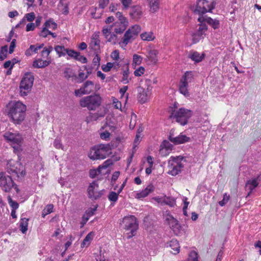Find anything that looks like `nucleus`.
<instances>
[{
  "label": "nucleus",
  "instance_id": "nucleus-57",
  "mask_svg": "<svg viewBox=\"0 0 261 261\" xmlns=\"http://www.w3.org/2000/svg\"><path fill=\"white\" fill-rule=\"evenodd\" d=\"M66 54H67L69 57L74 59L76 55L77 54V51H75L73 49L67 48L66 49Z\"/></svg>",
  "mask_w": 261,
  "mask_h": 261
},
{
  "label": "nucleus",
  "instance_id": "nucleus-12",
  "mask_svg": "<svg viewBox=\"0 0 261 261\" xmlns=\"http://www.w3.org/2000/svg\"><path fill=\"white\" fill-rule=\"evenodd\" d=\"M3 136L8 142L13 145L14 149L16 146L19 147L23 141L22 135L17 132L15 133L6 132L4 133Z\"/></svg>",
  "mask_w": 261,
  "mask_h": 261
},
{
  "label": "nucleus",
  "instance_id": "nucleus-59",
  "mask_svg": "<svg viewBox=\"0 0 261 261\" xmlns=\"http://www.w3.org/2000/svg\"><path fill=\"white\" fill-rule=\"evenodd\" d=\"M111 57L114 60H118L119 59V52L118 50H114L111 55Z\"/></svg>",
  "mask_w": 261,
  "mask_h": 261
},
{
  "label": "nucleus",
  "instance_id": "nucleus-15",
  "mask_svg": "<svg viewBox=\"0 0 261 261\" xmlns=\"http://www.w3.org/2000/svg\"><path fill=\"white\" fill-rule=\"evenodd\" d=\"M165 220L170 225L175 234L178 235L180 232L181 226L178 221L169 213H167L165 216Z\"/></svg>",
  "mask_w": 261,
  "mask_h": 261
},
{
  "label": "nucleus",
  "instance_id": "nucleus-49",
  "mask_svg": "<svg viewBox=\"0 0 261 261\" xmlns=\"http://www.w3.org/2000/svg\"><path fill=\"white\" fill-rule=\"evenodd\" d=\"M114 63L108 62L107 63L106 65H103L102 66V69L105 72L110 71L114 66Z\"/></svg>",
  "mask_w": 261,
  "mask_h": 261
},
{
  "label": "nucleus",
  "instance_id": "nucleus-53",
  "mask_svg": "<svg viewBox=\"0 0 261 261\" xmlns=\"http://www.w3.org/2000/svg\"><path fill=\"white\" fill-rule=\"evenodd\" d=\"M229 195H227L226 193H225L223 195V198L222 200L219 202V204L220 206H224L229 200Z\"/></svg>",
  "mask_w": 261,
  "mask_h": 261
},
{
  "label": "nucleus",
  "instance_id": "nucleus-45",
  "mask_svg": "<svg viewBox=\"0 0 261 261\" xmlns=\"http://www.w3.org/2000/svg\"><path fill=\"white\" fill-rule=\"evenodd\" d=\"M161 151L162 152L164 148L166 149L167 150H171L172 145L168 141L164 140L161 144Z\"/></svg>",
  "mask_w": 261,
  "mask_h": 261
},
{
  "label": "nucleus",
  "instance_id": "nucleus-29",
  "mask_svg": "<svg viewBox=\"0 0 261 261\" xmlns=\"http://www.w3.org/2000/svg\"><path fill=\"white\" fill-rule=\"evenodd\" d=\"M49 64V61L47 60L43 61L41 59L35 60L33 63V66L35 68H43L47 66Z\"/></svg>",
  "mask_w": 261,
  "mask_h": 261
},
{
  "label": "nucleus",
  "instance_id": "nucleus-6",
  "mask_svg": "<svg viewBox=\"0 0 261 261\" xmlns=\"http://www.w3.org/2000/svg\"><path fill=\"white\" fill-rule=\"evenodd\" d=\"M101 98L99 95L94 94L83 97L80 101V105L83 108L89 110H95L101 105Z\"/></svg>",
  "mask_w": 261,
  "mask_h": 261
},
{
  "label": "nucleus",
  "instance_id": "nucleus-2",
  "mask_svg": "<svg viewBox=\"0 0 261 261\" xmlns=\"http://www.w3.org/2000/svg\"><path fill=\"white\" fill-rule=\"evenodd\" d=\"M111 153V147L109 144H100L92 147L88 156L92 160H103Z\"/></svg>",
  "mask_w": 261,
  "mask_h": 261
},
{
  "label": "nucleus",
  "instance_id": "nucleus-35",
  "mask_svg": "<svg viewBox=\"0 0 261 261\" xmlns=\"http://www.w3.org/2000/svg\"><path fill=\"white\" fill-rule=\"evenodd\" d=\"M8 46L4 45L2 46L0 50V60L3 61L7 57Z\"/></svg>",
  "mask_w": 261,
  "mask_h": 261
},
{
  "label": "nucleus",
  "instance_id": "nucleus-11",
  "mask_svg": "<svg viewBox=\"0 0 261 261\" xmlns=\"http://www.w3.org/2000/svg\"><path fill=\"white\" fill-rule=\"evenodd\" d=\"M193 78L192 73L191 71H187L185 74L181 77L179 84V92L186 97L190 96L188 87L189 83H191Z\"/></svg>",
  "mask_w": 261,
  "mask_h": 261
},
{
  "label": "nucleus",
  "instance_id": "nucleus-20",
  "mask_svg": "<svg viewBox=\"0 0 261 261\" xmlns=\"http://www.w3.org/2000/svg\"><path fill=\"white\" fill-rule=\"evenodd\" d=\"M129 15L132 19L138 20L143 15L142 7L139 5L132 7L129 12Z\"/></svg>",
  "mask_w": 261,
  "mask_h": 261
},
{
  "label": "nucleus",
  "instance_id": "nucleus-22",
  "mask_svg": "<svg viewBox=\"0 0 261 261\" xmlns=\"http://www.w3.org/2000/svg\"><path fill=\"white\" fill-rule=\"evenodd\" d=\"M137 91L138 92V98L139 99V101L142 103L146 102L148 100L149 96L148 89L146 90L141 87H138Z\"/></svg>",
  "mask_w": 261,
  "mask_h": 261
},
{
  "label": "nucleus",
  "instance_id": "nucleus-16",
  "mask_svg": "<svg viewBox=\"0 0 261 261\" xmlns=\"http://www.w3.org/2000/svg\"><path fill=\"white\" fill-rule=\"evenodd\" d=\"M98 185L95 181L91 183L88 188V197L92 200L99 198L103 194V190L98 191Z\"/></svg>",
  "mask_w": 261,
  "mask_h": 261
},
{
  "label": "nucleus",
  "instance_id": "nucleus-3",
  "mask_svg": "<svg viewBox=\"0 0 261 261\" xmlns=\"http://www.w3.org/2000/svg\"><path fill=\"white\" fill-rule=\"evenodd\" d=\"M185 160L181 156H172L168 160V173L172 176H176L181 173L185 166Z\"/></svg>",
  "mask_w": 261,
  "mask_h": 261
},
{
  "label": "nucleus",
  "instance_id": "nucleus-56",
  "mask_svg": "<svg viewBox=\"0 0 261 261\" xmlns=\"http://www.w3.org/2000/svg\"><path fill=\"white\" fill-rule=\"evenodd\" d=\"M52 50H53L52 46H49L48 48H46V47L44 48L41 52L42 56H45V57H48L49 56V54L50 53V52L52 51Z\"/></svg>",
  "mask_w": 261,
  "mask_h": 261
},
{
  "label": "nucleus",
  "instance_id": "nucleus-58",
  "mask_svg": "<svg viewBox=\"0 0 261 261\" xmlns=\"http://www.w3.org/2000/svg\"><path fill=\"white\" fill-rule=\"evenodd\" d=\"M50 31H49L46 28H43L42 30L39 33V35L44 38H45L48 35H49Z\"/></svg>",
  "mask_w": 261,
  "mask_h": 261
},
{
  "label": "nucleus",
  "instance_id": "nucleus-33",
  "mask_svg": "<svg viewBox=\"0 0 261 261\" xmlns=\"http://www.w3.org/2000/svg\"><path fill=\"white\" fill-rule=\"evenodd\" d=\"M141 38L143 40L150 41L153 40L155 37L152 32H145L141 34Z\"/></svg>",
  "mask_w": 261,
  "mask_h": 261
},
{
  "label": "nucleus",
  "instance_id": "nucleus-31",
  "mask_svg": "<svg viewBox=\"0 0 261 261\" xmlns=\"http://www.w3.org/2000/svg\"><path fill=\"white\" fill-rule=\"evenodd\" d=\"M103 117V115L100 114L98 113H89V115L86 118V121L87 123H90L92 121L97 120L99 117Z\"/></svg>",
  "mask_w": 261,
  "mask_h": 261
},
{
  "label": "nucleus",
  "instance_id": "nucleus-37",
  "mask_svg": "<svg viewBox=\"0 0 261 261\" xmlns=\"http://www.w3.org/2000/svg\"><path fill=\"white\" fill-rule=\"evenodd\" d=\"M129 74V72L128 67H126V69L123 72V76L122 78V82H123V84H126L128 83V82H129V79H128Z\"/></svg>",
  "mask_w": 261,
  "mask_h": 261
},
{
  "label": "nucleus",
  "instance_id": "nucleus-52",
  "mask_svg": "<svg viewBox=\"0 0 261 261\" xmlns=\"http://www.w3.org/2000/svg\"><path fill=\"white\" fill-rule=\"evenodd\" d=\"M116 16L118 19V22H128L126 18L124 17L122 14V13L120 12H117L116 14Z\"/></svg>",
  "mask_w": 261,
  "mask_h": 261
},
{
  "label": "nucleus",
  "instance_id": "nucleus-7",
  "mask_svg": "<svg viewBox=\"0 0 261 261\" xmlns=\"http://www.w3.org/2000/svg\"><path fill=\"white\" fill-rule=\"evenodd\" d=\"M192 116V112L185 108H180L173 111L170 116L171 118H175L176 121L181 125H186L188 119Z\"/></svg>",
  "mask_w": 261,
  "mask_h": 261
},
{
  "label": "nucleus",
  "instance_id": "nucleus-30",
  "mask_svg": "<svg viewBox=\"0 0 261 261\" xmlns=\"http://www.w3.org/2000/svg\"><path fill=\"white\" fill-rule=\"evenodd\" d=\"M29 219L23 218L20 219L19 222L20 230L22 233H25L28 230Z\"/></svg>",
  "mask_w": 261,
  "mask_h": 261
},
{
  "label": "nucleus",
  "instance_id": "nucleus-63",
  "mask_svg": "<svg viewBox=\"0 0 261 261\" xmlns=\"http://www.w3.org/2000/svg\"><path fill=\"white\" fill-rule=\"evenodd\" d=\"M25 18L28 21H32L35 19V14L34 12H31L25 14Z\"/></svg>",
  "mask_w": 261,
  "mask_h": 261
},
{
  "label": "nucleus",
  "instance_id": "nucleus-43",
  "mask_svg": "<svg viewBox=\"0 0 261 261\" xmlns=\"http://www.w3.org/2000/svg\"><path fill=\"white\" fill-rule=\"evenodd\" d=\"M74 59L82 63H86L87 62V59L84 56L81 55L79 52H77Z\"/></svg>",
  "mask_w": 261,
  "mask_h": 261
},
{
  "label": "nucleus",
  "instance_id": "nucleus-27",
  "mask_svg": "<svg viewBox=\"0 0 261 261\" xmlns=\"http://www.w3.org/2000/svg\"><path fill=\"white\" fill-rule=\"evenodd\" d=\"M159 52L156 49H150L148 52L147 58L152 64H155L158 61V55Z\"/></svg>",
  "mask_w": 261,
  "mask_h": 261
},
{
  "label": "nucleus",
  "instance_id": "nucleus-50",
  "mask_svg": "<svg viewBox=\"0 0 261 261\" xmlns=\"http://www.w3.org/2000/svg\"><path fill=\"white\" fill-rule=\"evenodd\" d=\"M101 173V170L99 167L96 170H91L90 171V176L92 178L95 177L96 176L99 175Z\"/></svg>",
  "mask_w": 261,
  "mask_h": 261
},
{
  "label": "nucleus",
  "instance_id": "nucleus-23",
  "mask_svg": "<svg viewBox=\"0 0 261 261\" xmlns=\"http://www.w3.org/2000/svg\"><path fill=\"white\" fill-rule=\"evenodd\" d=\"M100 40L98 39V35H94L91 38L89 48L93 50L95 54H97L100 50Z\"/></svg>",
  "mask_w": 261,
  "mask_h": 261
},
{
  "label": "nucleus",
  "instance_id": "nucleus-5",
  "mask_svg": "<svg viewBox=\"0 0 261 261\" xmlns=\"http://www.w3.org/2000/svg\"><path fill=\"white\" fill-rule=\"evenodd\" d=\"M141 31L140 25L135 24L129 28L124 33L119 42L120 46L125 49L127 45L132 42L137 37Z\"/></svg>",
  "mask_w": 261,
  "mask_h": 261
},
{
  "label": "nucleus",
  "instance_id": "nucleus-64",
  "mask_svg": "<svg viewBox=\"0 0 261 261\" xmlns=\"http://www.w3.org/2000/svg\"><path fill=\"white\" fill-rule=\"evenodd\" d=\"M14 65V62H12L11 61L9 60L5 62V63L4 64V67L6 69L12 68Z\"/></svg>",
  "mask_w": 261,
  "mask_h": 261
},
{
  "label": "nucleus",
  "instance_id": "nucleus-32",
  "mask_svg": "<svg viewBox=\"0 0 261 261\" xmlns=\"http://www.w3.org/2000/svg\"><path fill=\"white\" fill-rule=\"evenodd\" d=\"M94 233L93 232H89L84 239L82 243L81 244L82 247H85L88 246L91 241L93 240L94 237Z\"/></svg>",
  "mask_w": 261,
  "mask_h": 261
},
{
  "label": "nucleus",
  "instance_id": "nucleus-46",
  "mask_svg": "<svg viewBox=\"0 0 261 261\" xmlns=\"http://www.w3.org/2000/svg\"><path fill=\"white\" fill-rule=\"evenodd\" d=\"M8 203L10 206L12 208V210H16L18 208V203L17 202L13 200L10 197L8 198Z\"/></svg>",
  "mask_w": 261,
  "mask_h": 261
},
{
  "label": "nucleus",
  "instance_id": "nucleus-24",
  "mask_svg": "<svg viewBox=\"0 0 261 261\" xmlns=\"http://www.w3.org/2000/svg\"><path fill=\"white\" fill-rule=\"evenodd\" d=\"M128 22H116L113 25V30L116 34H121L126 29Z\"/></svg>",
  "mask_w": 261,
  "mask_h": 261
},
{
  "label": "nucleus",
  "instance_id": "nucleus-40",
  "mask_svg": "<svg viewBox=\"0 0 261 261\" xmlns=\"http://www.w3.org/2000/svg\"><path fill=\"white\" fill-rule=\"evenodd\" d=\"M113 30V25L107 26L104 27L102 30V32L106 38H108V37L109 36V35L111 33Z\"/></svg>",
  "mask_w": 261,
  "mask_h": 261
},
{
  "label": "nucleus",
  "instance_id": "nucleus-44",
  "mask_svg": "<svg viewBox=\"0 0 261 261\" xmlns=\"http://www.w3.org/2000/svg\"><path fill=\"white\" fill-rule=\"evenodd\" d=\"M108 41L112 43L113 44H115L117 42V36L114 33H111L108 38H106Z\"/></svg>",
  "mask_w": 261,
  "mask_h": 261
},
{
  "label": "nucleus",
  "instance_id": "nucleus-21",
  "mask_svg": "<svg viewBox=\"0 0 261 261\" xmlns=\"http://www.w3.org/2000/svg\"><path fill=\"white\" fill-rule=\"evenodd\" d=\"M169 140L174 144L177 145L189 142L190 138L185 135L180 134L179 135L175 137L170 135L169 136Z\"/></svg>",
  "mask_w": 261,
  "mask_h": 261
},
{
  "label": "nucleus",
  "instance_id": "nucleus-17",
  "mask_svg": "<svg viewBox=\"0 0 261 261\" xmlns=\"http://www.w3.org/2000/svg\"><path fill=\"white\" fill-rule=\"evenodd\" d=\"M154 186L152 184H150L144 189L137 192L135 197L136 199L142 200L143 198L147 197L150 193L154 192Z\"/></svg>",
  "mask_w": 261,
  "mask_h": 261
},
{
  "label": "nucleus",
  "instance_id": "nucleus-34",
  "mask_svg": "<svg viewBox=\"0 0 261 261\" xmlns=\"http://www.w3.org/2000/svg\"><path fill=\"white\" fill-rule=\"evenodd\" d=\"M163 203L168 205L170 207H173L175 205V200L173 197H167L165 195Z\"/></svg>",
  "mask_w": 261,
  "mask_h": 261
},
{
  "label": "nucleus",
  "instance_id": "nucleus-26",
  "mask_svg": "<svg viewBox=\"0 0 261 261\" xmlns=\"http://www.w3.org/2000/svg\"><path fill=\"white\" fill-rule=\"evenodd\" d=\"M148 1L149 3V11L152 13L157 12L160 9V1L148 0Z\"/></svg>",
  "mask_w": 261,
  "mask_h": 261
},
{
  "label": "nucleus",
  "instance_id": "nucleus-28",
  "mask_svg": "<svg viewBox=\"0 0 261 261\" xmlns=\"http://www.w3.org/2000/svg\"><path fill=\"white\" fill-rule=\"evenodd\" d=\"M168 244V246H169L173 250V251H171L173 254H177L179 252L180 246L176 240L172 239Z\"/></svg>",
  "mask_w": 261,
  "mask_h": 261
},
{
  "label": "nucleus",
  "instance_id": "nucleus-61",
  "mask_svg": "<svg viewBox=\"0 0 261 261\" xmlns=\"http://www.w3.org/2000/svg\"><path fill=\"white\" fill-rule=\"evenodd\" d=\"M16 39H14L12 40V41H11V42L10 43V45L9 47V53L10 54H12L14 51V49L16 46Z\"/></svg>",
  "mask_w": 261,
  "mask_h": 261
},
{
  "label": "nucleus",
  "instance_id": "nucleus-36",
  "mask_svg": "<svg viewBox=\"0 0 261 261\" xmlns=\"http://www.w3.org/2000/svg\"><path fill=\"white\" fill-rule=\"evenodd\" d=\"M66 49L64 46L57 45L55 47V50L60 57L64 56L66 55Z\"/></svg>",
  "mask_w": 261,
  "mask_h": 261
},
{
  "label": "nucleus",
  "instance_id": "nucleus-19",
  "mask_svg": "<svg viewBox=\"0 0 261 261\" xmlns=\"http://www.w3.org/2000/svg\"><path fill=\"white\" fill-rule=\"evenodd\" d=\"M260 176L261 174L247 180L246 184V187L250 191L249 194L252 192L253 189L258 186L261 180Z\"/></svg>",
  "mask_w": 261,
  "mask_h": 261
},
{
  "label": "nucleus",
  "instance_id": "nucleus-38",
  "mask_svg": "<svg viewBox=\"0 0 261 261\" xmlns=\"http://www.w3.org/2000/svg\"><path fill=\"white\" fill-rule=\"evenodd\" d=\"M119 195V194H118V192L116 193L115 192L112 191L110 192L108 197L110 201L115 203L118 200Z\"/></svg>",
  "mask_w": 261,
  "mask_h": 261
},
{
  "label": "nucleus",
  "instance_id": "nucleus-4",
  "mask_svg": "<svg viewBox=\"0 0 261 261\" xmlns=\"http://www.w3.org/2000/svg\"><path fill=\"white\" fill-rule=\"evenodd\" d=\"M120 224L123 228L130 231L128 233L127 238L130 239L135 236L136 231L139 228V224L137 219L133 215H129L124 217L120 221Z\"/></svg>",
  "mask_w": 261,
  "mask_h": 261
},
{
  "label": "nucleus",
  "instance_id": "nucleus-62",
  "mask_svg": "<svg viewBox=\"0 0 261 261\" xmlns=\"http://www.w3.org/2000/svg\"><path fill=\"white\" fill-rule=\"evenodd\" d=\"M113 103L115 108L117 109H121V103L117 98H114Z\"/></svg>",
  "mask_w": 261,
  "mask_h": 261
},
{
  "label": "nucleus",
  "instance_id": "nucleus-41",
  "mask_svg": "<svg viewBox=\"0 0 261 261\" xmlns=\"http://www.w3.org/2000/svg\"><path fill=\"white\" fill-rule=\"evenodd\" d=\"M198 253L194 250H192L189 253L188 260V261H198Z\"/></svg>",
  "mask_w": 261,
  "mask_h": 261
},
{
  "label": "nucleus",
  "instance_id": "nucleus-47",
  "mask_svg": "<svg viewBox=\"0 0 261 261\" xmlns=\"http://www.w3.org/2000/svg\"><path fill=\"white\" fill-rule=\"evenodd\" d=\"M53 207L54 206L53 204L47 205L43 210V217L46 215L51 213L53 212Z\"/></svg>",
  "mask_w": 261,
  "mask_h": 261
},
{
  "label": "nucleus",
  "instance_id": "nucleus-13",
  "mask_svg": "<svg viewBox=\"0 0 261 261\" xmlns=\"http://www.w3.org/2000/svg\"><path fill=\"white\" fill-rule=\"evenodd\" d=\"M95 90V86L93 82L88 80L86 81L81 88L74 91V94L77 97H80L83 95L89 94Z\"/></svg>",
  "mask_w": 261,
  "mask_h": 261
},
{
  "label": "nucleus",
  "instance_id": "nucleus-8",
  "mask_svg": "<svg viewBox=\"0 0 261 261\" xmlns=\"http://www.w3.org/2000/svg\"><path fill=\"white\" fill-rule=\"evenodd\" d=\"M34 77L31 72L26 73L20 83V92L22 96H26L31 90L34 83Z\"/></svg>",
  "mask_w": 261,
  "mask_h": 261
},
{
  "label": "nucleus",
  "instance_id": "nucleus-18",
  "mask_svg": "<svg viewBox=\"0 0 261 261\" xmlns=\"http://www.w3.org/2000/svg\"><path fill=\"white\" fill-rule=\"evenodd\" d=\"M197 20L199 22L207 23L214 29H218L219 27L220 22L218 19H212L207 16L200 15Z\"/></svg>",
  "mask_w": 261,
  "mask_h": 261
},
{
  "label": "nucleus",
  "instance_id": "nucleus-48",
  "mask_svg": "<svg viewBox=\"0 0 261 261\" xmlns=\"http://www.w3.org/2000/svg\"><path fill=\"white\" fill-rule=\"evenodd\" d=\"M142 61V57L137 54H134L133 56V63L136 65H139Z\"/></svg>",
  "mask_w": 261,
  "mask_h": 261
},
{
  "label": "nucleus",
  "instance_id": "nucleus-39",
  "mask_svg": "<svg viewBox=\"0 0 261 261\" xmlns=\"http://www.w3.org/2000/svg\"><path fill=\"white\" fill-rule=\"evenodd\" d=\"M107 127H109L110 128V126L108 125H106L105 128H106V130L102 133H100V138L102 140H107L109 139L110 136V133L109 132V130L107 129Z\"/></svg>",
  "mask_w": 261,
  "mask_h": 261
},
{
  "label": "nucleus",
  "instance_id": "nucleus-25",
  "mask_svg": "<svg viewBox=\"0 0 261 261\" xmlns=\"http://www.w3.org/2000/svg\"><path fill=\"white\" fill-rule=\"evenodd\" d=\"M204 57V54H200L196 51H191L188 55V57L195 63H199L202 61Z\"/></svg>",
  "mask_w": 261,
  "mask_h": 261
},
{
  "label": "nucleus",
  "instance_id": "nucleus-54",
  "mask_svg": "<svg viewBox=\"0 0 261 261\" xmlns=\"http://www.w3.org/2000/svg\"><path fill=\"white\" fill-rule=\"evenodd\" d=\"M145 69L143 67L140 66L134 71V75L136 76H140L144 73Z\"/></svg>",
  "mask_w": 261,
  "mask_h": 261
},
{
  "label": "nucleus",
  "instance_id": "nucleus-60",
  "mask_svg": "<svg viewBox=\"0 0 261 261\" xmlns=\"http://www.w3.org/2000/svg\"><path fill=\"white\" fill-rule=\"evenodd\" d=\"M89 75V73L88 72L87 75H85V73L83 72H80L79 73V77L80 79H81V81H79V83H81L83 82L84 80L87 79Z\"/></svg>",
  "mask_w": 261,
  "mask_h": 261
},
{
  "label": "nucleus",
  "instance_id": "nucleus-51",
  "mask_svg": "<svg viewBox=\"0 0 261 261\" xmlns=\"http://www.w3.org/2000/svg\"><path fill=\"white\" fill-rule=\"evenodd\" d=\"M123 9H127L132 3V0H120Z\"/></svg>",
  "mask_w": 261,
  "mask_h": 261
},
{
  "label": "nucleus",
  "instance_id": "nucleus-10",
  "mask_svg": "<svg viewBox=\"0 0 261 261\" xmlns=\"http://www.w3.org/2000/svg\"><path fill=\"white\" fill-rule=\"evenodd\" d=\"M14 188L16 192H19V189L12 180L11 176L4 172L0 173V188L5 192H10L12 188Z\"/></svg>",
  "mask_w": 261,
  "mask_h": 261
},
{
  "label": "nucleus",
  "instance_id": "nucleus-14",
  "mask_svg": "<svg viewBox=\"0 0 261 261\" xmlns=\"http://www.w3.org/2000/svg\"><path fill=\"white\" fill-rule=\"evenodd\" d=\"M207 29L206 23L203 22H199V24L197 25V29L192 35L193 43H196L203 39L206 36Z\"/></svg>",
  "mask_w": 261,
  "mask_h": 261
},
{
  "label": "nucleus",
  "instance_id": "nucleus-55",
  "mask_svg": "<svg viewBox=\"0 0 261 261\" xmlns=\"http://www.w3.org/2000/svg\"><path fill=\"white\" fill-rule=\"evenodd\" d=\"M112 162L110 160H108L106 161L103 163L99 166V168H100V170L106 169L108 167H109L111 165H112Z\"/></svg>",
  "mask_w": 261,
  "mask_h": 261
},
{
  "label": "nucleus",
  "instance_id": "nucleus-42",
  "mask_svg": "<svg viewBox=\"0 0 261 261\" xmlns=\"http://www.w3.org/2000/svg\"><path fill=\"white\" fill-rule=\"evenodd\" d=\"M44 27L47 29L48 28H51V25H54V28H53V30H56L57 28V24L56 22L53 21V20L49 19L45 21L44 24Z\"/></svg>",
  "mask_w": 261,
  "mask_h": 261
},
{
  "label": "nucleus",
  "instance_id": "nucleus-1",
  "mask_svg": "<svg viewBox=\"0 0 261 261\" xmlns=\"http://www.w3.org/2000/svg\"><path fill=\"white\" fill-rule=\"evenodd\" d=\"M7 115L11 122L15 125H20L26 116L27 107L19 101H13L7 105Z\"/></svg>",
  "mask_w": 261,
  "mask_h": 261
},
{
  "label": "nucleus",
  "instance_id": "nucleus-9",
  "mask_svg": "<svg viewBox=\"0 0 261 261\" xmlns=\"http://www.w3.org/2000/svg\"><path fill=\"white\" fill-rule=\"evenodd\" d=\"M216 4L214 0H197L195 12L199 15L211 12L215 8Z\"/></svg>",
  "mask_w": 261,
  "mask_h": 261
}]
</instances>
